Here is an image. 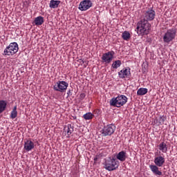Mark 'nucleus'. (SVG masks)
Instances as JSON below:
<instances>
[{
    "label": "nucleus",
    "mask_w": 177,
    "mask_h": 177,
    "mask_svg": "<svg viewBox=\"0 0 177 177\" xmlns=\"http://www.w3.org/2000/svg\"><path fill=\"white\" fill-rule=\"evenodd\" d=\"M151 25L147 20L140 19L136 25V31L138 35L143 37V35H148L150 32Z\"/></svg>",
    "instance_id": "nucleus-1"
},
{
    "label": "nucleus",
    "mask_w": 177,
    "mask_h": 177,
    "mask_svg": "<svg viewBox=\"0 0 177 177\" xmlns=\"http://www.w3.org/2000/svg\"><path fill=\"white\" fill-rule=\"evenodd\" d=\"M128 102V97L124 95H120L116 97H113L110 100L111 106L113 107H122L124 104H127Z\"/></svg>",
    "instance_id": "nucleus-2"
},
{
    "label": "nucleus",
    "mask_w": 177,
    "mask_h": 177,
    "mask_svg": "<svg viewBox=\"0 0 177 177\" xmlns=\"http://www.w3.org/2000/svg\"><path fill=\"white\" fill-rule=\"evenodd\" d=\"M119 164L118 160L115 159V158H109L108 159L105 160L104 163V168L106 169V171H114L118 168Z\"/></svg>",
    "instance_id": "nucleus-3"
},
{
    "label": "nucleus",
    "mask_w": 177,
    "mask_h": 177,
    "mask_svg": "<svg viewBox=\"0 0 177 177\" xmlns=\"http://www.w3.org/2000/svg\"><path fill=\"white\" fill-rule=\"evenodd\" d=\"M19 52V44L16 42L10 43L8 46H7L3 51V56H13V55Z\"/></svg>",
    "instance_id": "nucleus-4"
},
{
    "label": "nucleus",
    "mask_w": 177,
    "mask_h": 177,
    "mask_svg": "<svg viewBox=\"0 0 177 177\" xmlns=\"http://www.w3.org/2000/svg\"><path fill=\"white\" fill-rule=\"evenodd\" d=\"M175 38H176V29L174 28L168 29L163 35V42L165 44H169Z\"/></svg>",
    "instance_id": "nucleus-5"
},
{
    "label": "nucleus",
    "mask_w": 177,
    "mask_h": 177,
    "mask_svg": "<svg viewBox=\"0 0 177 177\" xmlns=\"http://www.w3.org/2000/svg\"><path fill=\"white\" fill-rule=\"evenodd\" d=\"M115 131V125L111 124L104 126L100 131L102 136H111L113 133Z\"/></svg>",
    "instance_id": "nucleus-6"
},
{
    "label": "nucleus",
    "mask_w": 177,
    "mask_h": 177,
    "mask_svg": "<svg viewBox=\"0 0 177 177\" xmlns=\"http://www.w3.org/2000/svg\"><path fill=\"white\" fill-rule=\"evenodd\" d=\"M68 88V83L66 81H58L53 86L54 91L57 92H64Z\"/></svg>",
    "instance_id": "nucleus-7"
},
{
    "label": "nucleus",
    "mask_w": 177,
    "mask_h": 177,
    "mask_svg": "<svg viewBox=\"0 0 177 177\" xmlns=\"http://www.w3.org/2000/svg\"><path fill=\"white\" fill-rule=\"evenodd\" d=\"M156 17V11L149 9L147 11L144 12L141 20H146L147 21H153Z\"/></svg>",
    "instance_id": "nucleus-8"
},
{
    "label": "nucleus",
    "mask_w": 177,
    "mask_h": 177,
    "mask_svg": "<svg viewBox=\"0 0 177 177\" xmlns=\"http://www.w3.org/2000/svg\"><path fill=\"white\" fill-rule=\"evenodd\" d=\"M114 51H109L104 53L102 57V62L106 63V64H110L113 61V59H114Z\"/></svg>",
    "instance_id": "nucleus-9"
},
{
    "label": "nucleus",
    "mask_w": 177,
    "mask_h": 177,
    "mask_svg": "<svg viewBox=\"0 0 177 177\" xmlns=\"http://www.w3.org/2000/svg\"><path fill=\"white\" fill-rule=\"evenodd\" d=\"M92 8V1L91 0H83L79 5V10L82 11L88 10Z\"/></svg>",
    "instance_id": "nucleus-10"
},
{
    "label": "nucleus",
    "mask_w": 177,
    "mask_h": 177,
    "mask_svg": "<svg viewBox=\"0 0 177 177\" xmlns=\"http://www.w3.org/2000/svg\"><path fill=\"white\" fill-rule=\"evenodd\" d=\"M118 77L122 80H124V78H131V68H124L118 72Z\"/></svg>",
    "instance_id": "nucleus-11"
},
{
    "label": "nucleus",
    "mask_w": 177,
    "mask_h": 177,
    "mask_svg": "<svg viewBox=\"0 0 177 177\" xmlns=\"http://www.w3.org/2000/svg\"><path fill=\"white\" fill-rule=\"evenodd\" d=\"M35 147V145L34 144V142H32L31 140H26L24 141V150L25 151H31Z\"/></svg>",
    "instance_id": "nucleus-12"
},
{
    "label": "nucleus",
    "mask_w": 177,
    "mask_h": 177,
    "mask_svg": "<svg viewBox=\"0 0 177 177\" xmlns=\"http://www.w3.org/2000/svg\"><path fill=\"white\" fill-rule=\"evenodd\" d=\"M153 162L157 167H162L165 164V158L162 156H158L155 157Z\"/></svg>",
    "instance_id": "nucleus-13"
},
{
    "label": "nucleus",
    "mask_w": 177,
    "mask_h": 177,
    "mask_svg": "<svg viewBox=\"0 0 177 177\" xmlns=\"http://www.w3.org/2000/svg\"><path fill=\"white\" fill-rule=\"evenodd\" d=\"M74 132V126L68 124L66 125L64 128V133L66 135V138H70V135Z\"/></svg>",
    "instance_id": "nucleus-14"
},
{
    "label": "nucleus",
    "mask_w": 177,
    "mask_h": 177,
    "mask_svg": "<svg viewBox=\"0 0 177 177\" xmlns=\"http://www.w3.org/2000/svg\"><path fill=\"white\" fill-rule=\"evenodd\" d=\"M116 158L120 161L121 162H124L128 158V156L127 155V151H121L118 153L116 154Z\"/></svg>",
    "instance_id": "nucleus-15"
},
{
    "label": "nucleus",
    "mask_w": 177,
    "mask_h": 177,
    "mask_svg": "<svg viewBox=\"0 0 177 177\" xmlns=\"http://www.w3.org/2000/svg\"><path fill=\"white\" fill-rule=\"evenodd\" d=\"M149 168L151 172H153L154 175H156V176H161V175H162V172L160 171V169L157 165H150Z\"/></svg>",
    "instance_id": "nucleus-16"
},
{
    "label": "nucleus",
    "mask_w": 177,
    "mask_h": 177,
    "mask_svg": "<svg viewBox=\"0 0 177 177\" xmlns=\"http://www.w3.org/2000/svg\"><path fill=\"white\" fill-rule=\"evenodd\" d=\"M157 147L162 153H167V151H168V147L165 142H160Z\"/></svg>",
    "instance_id": "nucleus-17"
},
{
    "label": "nucleus",
    "mask_w": 177,
    "mask_h": 177,
    "mask_svg": "<svg viewBox=\"0 0 177 177\" xmlns=\"http://www.w3.org/2000/svg\"><path fill=\"white\" fill-rule=\"evenodd\" d=\"M8 102L3 100H0V114H2V113L6 110Z\"/></svg>",
    "instance_id": "nucleus-18"
},
{
    "label": "nucleus",
    "mask_w": 177,
    "mask_h": 177,
    "mask_svg": "<svg viewBox=\"0 0 177 177\" xmlns=\"http://www.w3.org/2000/svg\"><path fill=\"white\" fill-rule=\"evenodd\" d=\"M59 5H60V1H58V0H51L50 1L49 7L51 9H56V8L59 7Z\"/></svg>",
    "instance_id": "nucleus-19"
},
{
    "label": "nucleus",
    "mask_w": 177,
    "mask_h": 177,
    "mask_svg": "<svg viewBox=\"0 0 177 177\" xmlns=\"http://www.w3.org/2000/svg\"><path fill=\"white\" fill-rule=\"evenodd\" d=\"M44 20L42 16H39L36 17L34 20L35 26H42L44 24Z\"/></svg>",
    "instance_id": "nucleus-20"
},
{
    "label": "nucleus",
    "mask_w": 177,
    "mask_h": 177,
    "mask_svg": "<svg viewBox=\"0 0 177 177\" xmlns=\"http://www.w3.org/2000/svg\"><path fill=\"white\" fill-rule=\"evenodd\" d=\"M148 90L146 88H140L137 91V95L138 96H144V95H146L147 93Z\"/></svg>",
    "instance_id": "nucleus-21"
},
{
    "label": "nucleus",
    "mask_w": 177,
    "mask_h": 177,
    "mask_svg": "<svg viewBox=\"0 0 177 177\" xmlns=\"http://www.w3.org/2000/svg\"><path fill=\"white\" fill-rule=\"evenodd\" d=\"M122 38L124 41H128L129 39H131V33H129V32L128 31L123 32L122 34Z\"/></svg>",
    "instance_id": "nucleus-22"
},
{
    "label": "nucleus",
    "mask_w": 177,
    "mask_h": 177,
    "mask_svg": "<svg viewBox=\"0 0 177 177\" xmlns=\"http://www.w3.org/2000/svg\"><path fill=\"white\" fill-rule=\"evenodd\" d=\"M16 117H17V106H15L13 108V109L10 113V118H12V120H15V118H16Z\"/></svg>",
    "instance_id": "nucleus-23"
},
{
    "label": "nucleus",
    "mask_w": 177,
    "mask_h": 177,
    "mask_svg": "<svg viewBox=\"0 0 177 177\" xmlns=\"http://www.w3.org/2000/svg\"><path fill=\"white\" fill-rule=\"evenodd\" d=\"M121 64H122V63L121 62V60H116L113 62L111 67L112 68L117 69L118 68V67H121Z\"/></svg>",
    "instance_id": "nucleus-24"
},
{
    "label": "nucleus",
    "mask_w": 177,
    "mask_h": 177,
    "mask_svg": "<svg viewBox=\"0 0 177 177\" xmlns=\"http://www.w3.org/2000/svg\"><path fill=\"white\" fill-rule=\"evenodd\" d=\"M83 118H84V120H92V118H93V115L92 113L91 112H88V113H86V114H84L83 115Z\"/></svg>",
    "instance_id": "nucleus-25"
},
{
    "label": "nucleus",
    "mask_w": 177,
    "mask_h": 177,
    "mask_svg": "<svg viewBox=\"0 0 177 177\" xmlns=\"http://www.w3.org/2000/svg\"><path fill=\"white\" fill-rule=\"evenodd\" d=\"M166 120H167V118L165 116H164V115L160 116L158 125H162V124H164V122H165Z\"/></svg>",
    "instance_id": "nucleus-26"
},
{
    "label": "nucleus",
    "mask_w": 177,
    "mask_h": 177,
    "mask_svg": "<svg viewBox=\"0 0 177 177\" xmlns=\"http://www.w3.org/2000/svg\"><path fill=\"white\" fill-rule=\"evenodd\" d=\"M71 91H73V90H68V92H67L68 96H71V95H73V93H71Z\"/></svg>",
    "instance_id": "nucleus-27"
},
{
    "label": "nucleus",
    "mask_w": 177,
    "mask_h": 177,
    "mask_svg": "<svg viewBox=\"0 0 177 177\" xmlns=\"http://www.w3.org/2000/svg\"><path fill=\"white\" fill-rule=\"evenodd\" d=\"M80 97H82V99H84V97H85V94L84 93L80 94Z\"/></svg>",
    "instance_id": "nucleus-28"
}]
</instances>
